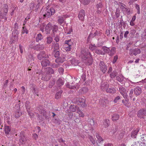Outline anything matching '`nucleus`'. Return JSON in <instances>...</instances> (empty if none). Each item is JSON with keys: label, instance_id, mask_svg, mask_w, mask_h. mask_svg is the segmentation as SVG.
Masks as SVG:
<instances>
[{"label": "nucleus", "instance_id": "obj_1", "mask_svg": "<svg viewBox=\"0 0 146 146\" xmlns=\"http://www.w3.org/2000/svg\"><path fill=\"white\" fill-rule=\"evenodd\" d=\"M80 56L82 59L87 64L91 65L92 64L93 59L92 55L88 50H82Z\"/></svg>", "mask_w": 146, "mask_h": 146}, {"label": "nucleus", "instance_id": "obj_2", "mask_svg": "<svg viewBox=\"0 0 146 146\" xmlns=\"http://www.w3.org/2000/svg\"><path fill=\"white\" fill-rule=\"evenodd\" d=\"M28 140V139L25 132L24 131H21L19 135V145H20L25 144Z\"/></svg>", "mask_w": 146, "mask_h": 146}, {"label": "nucleus", "instance_id": "obj_3", "mask_svg": "<svg viewBox=\"0 0 146 146\" xmlns=\"http://www.w3.org/2000/svg\"><path fill=\"white\" fill-rule=\"evenodd\" d=\"M137 115L140 119H145L146 116V108H142L139 110Z\"/></svg>", "mask_w": 146, "mask_h": 146}, {"label": "nucleus", "instance_id": "obj_4", "mask_svg": "<svg viewBox=\"0 0 146 146\" xmlns=\"http://www.w3.org/2000/svg\"><path fill=\"white\" fill-rule=\"evenodd\" d=\"M37 110L40 114L42 115L45 118H47L48 117L46 114V111L42 106L39 105L37 107Z\"/></svg>", "mask_w": 146, "mask_h": 146}, {"label": "nucleus", "instance_id": "obj_5", "mask_svg": "<svg viewBox=\"0 0 146 146\" xmlns=\"http://www.w3.org/2000/svg\"><path fill=\"white\" fill-rule=\"evenodd\" d=\"M37 58L38 60H41L43 58H48L49 56L48 55H46L45 52L44 51H41L37 54Z\"/></svg>", "mask_w": 146, "mask_h": 146}, {"label": "nucleus", "instance_id": "obj_6", "mask_svg": "<svg viewBox=\"0 0 146 146\" xmlns=\"http://www.w3.org/2000/svg\"><path fill=\"white\" fill-rule=\"evenodd\" d=\"M99 68L103 73L106 72L107 70V67L105 64L104 63L103 61H100L99 64Z\"/></svg>", "mask_w": 146, "mask_h": 146}, {"label": "nucleus", "instance_id": "obj_7", "mask_svg": "<svg viewBox=\"0 0 146 146\" xmlns=\"http://www.w3.org/2000/svg\"><path fill=\"white\" fill-rule=\"evenodd\" d=\"M129 50V54L130 55H134L135 56H136L137 54H140L141 52L140 50L137 48L130 49Z\"/></svg>", "mask_w": 146, "mask_h": 146}, {"label": "nucleus", "instance_id": "obj_8", "mask_svg": "<svg viewBox=\"0 0 146 146\" xmlns=\"http://www.w3.org/2000/svg\"><path fill=\"white\" fill-rule=\"evenodd\" d=\"M78 85L77 83L75 84V82H74V83L72 82L70 84L68 82H67L66 84V86L67 88L73 89H76L77 88H78Z\"/></svg>", "mask_w": 146, "mask_h": 146}, {"label": "nucleus", "instance_id": "obj_9", "mask_svg": "<svg viewBox=\"0 0 146 146\" xmlns=\"http://www.w3.org/2000/svg\"><path fill=\"white\" fill-rule=\"evenodd\" d=\"M41 65L42 67H46L50 65V62L48 59H45L43 60L40 62Z\"/></svg>", "mask_w": 146, "mask_h": 146}, {"label": "nucleus", "instance_id": "obj_10", "mask_svg": "<svg viewBox=\"0 0 146 146\" xmlns=\"http://www.w3.org/2000/svg\"><path fill=\"white\" fill-rule=\"evenodd\" d=\"M85 102L86 100L85 99L80 98L77 101V103L78 105H80L82 107H84L86 106Z\"/></svg>", "mask_w": 146, "mask_h": 146}, {"label": "nucleus", "instance_id": "obj_11", "mask_svg": "<svg viewBox=\"0 0 146 146\" xmlns=\"http://www.w3.org/2000/svg\"><path fill=\"white\" fill-rule=\"evenodd\" d=\"M139 130V128H137L136 129L133 130L131 133V137L132 138H136Z\"/></svg>", "mask_w": 146, "mask_h": 146}, {"label": "nucleus", "instance_id": "obj_12", "mask_svg": "<svg viewBox=\"0 0 146 146\" xmlns=\"http://www.w3.org/2000/svg\"><path fill=\"white\" fill-rule=\"evenodd\" d=\"M85 16V12L84 9H81L79 12L78 17L79 19L82 21H84V17Z\"/></svg>", "mask_w": 146, "mask_h": 146}, {"label": "nucleus", "instance_id": "obj_13", "mask_svg": "<svg viewBox=\"0 0 146 146\" xmlns=\"http://www.w3.org/2000/svg\"><path fill=\"white\" fill-rule=\"evenodd\" d=\"M52 27L50 23H49L46 25L45 27V31L46 34H50V31L52 29Z\"/></svg>", "mask_w": 146, "mask_h": 146}, {"label": "nucleus", "instance_id": "obj_14", "mask_svg": "<svg viewBox=\"0 0 146 146\" xmlns=\"http://www.w3.org/2000/svg\"><path fill=\"white\" fill-rule=\"evenodd\" d=\"M51 75L46 73L45 72L42 74V79L44 81H47L50 78Z\"/></svg>", "mask_w": 146, "mask_h": 146}, {"label": "nucleus", "instance_id": "obj_15", "mask_svg": "<svg viewBox=\"0 0 146 146\" xmlns=\"http://www.w3.org/2000/svg\"><path fill=\"white\" fill-rule=\"evenodd\" d=\"M45 72L48 74L50 75L54 73V71L53 69L51 67H48L45 68Z\"/></svg>", "mask_w": 146, "mask_h": 146}, {"label": "nucleus", "instance_id": "obj_16", "mask_svg": "<svg viewBox=\"0 0 146 146\" xmlns=\"http://www.w3.org/2000/svg\"><path fill=\"white\" fill-rule=\"evenodd\" d=\"M100 32L97 30L95 31L94 34L90 33L89 35V38L90 37H91L92 38L96 36H100Z\"/></svg>", "mask_w": 146, "mask_h": 146}, {"label": "nucleus", "instance_id": "obj_17", "mask_svg": "<svg viewBox=\"0 0 146 146\" xmlns=\"http://www.w3.org/2000/svg\"><path fill=\"white\" fill-rule=\"evenodd\" d=\"M109 86V85L106 83H103L102 82L101 84L100 88L103 91H104L108 89Z\"/></svg>", "mask_w": 146, "mask_h": 146}, {"label": "nucleus", "instance_id": "obj_18", "mask_svg": "<svg viewBox=\"0 0 146 146\" xmlns=\"http://www.w3.org/2000/svg\"><path fill=\"white\" fill-rule=\"evenodd\" d=\"M65 58L64 57L61 56L58 57L55 60L56 62L57 63H62L65 60Z\"/></svg>", "mask_w": 146, "mask_h": 146}, {"label": "nucleus", "instance_id": "obj_19", "mask_svg": "<svg viewBox=\"0 0 146 146\" xmlns=\"http://www.w3.org/2000/svg\"><path fill=\"white\" fill-rule=\"evenodd\" d=\"M134 93L137 96L139 95L141 92V88L139 87H137L135 88L134 90Z\"/></svg>", "mask_w": 146, "mask_h": 146}, {"label": "nucleus", "instance_id": "obj_20", "mask_svg": "<svg viewBox=\"0 0 146 146\" xmlns=\"http://www.w3.org/2000/svg\"><path fill=\"white\" fill-rule=\"evenodd\" d=\"M64 84V80L61 78H59L57 80L56 82V84L58 87H60L63 85Z\"/></svg>", "mask_w": 146, "mask_h": 146}, {"label": "nucleus", "instance_id": "obj_21", "mask_svg": "<svg viewBox=\"0 0 146 146\" xmlns=\"http://www.w3.org/2000/svg\"><path fill=\"white\" fill-rule=\"evenodd\" d=\"M69 108L70 112H74L77 110H78V107L72 105L70 106Z\"/></svg>", "mask_w": 146, "mask_h": 146}, {"label": "nucleus", "instance_id": "obj_22", "mask_svg": "<svg viewBox=\"0 0 146 146\" xmlns=\"http://www.w3.org/2000/svg\"><path fill=\"white\" fill-rule=\"evenodd\" d=\"M44 47L43 45L38 44L35 47H33V48L37 50H39L44 49Z\"/></svg>", "mask_w": 146, "mask_h": 146}, {"label": "nucleus", "instance_id": "obj_23", "mask_svg": "<svg viewBox=\"0 0 146 146\" xmlns=\"http://www.w3.org/2000/svg\"><path fill=\"white\" fill-rule=\"evenodd\" d=\"M52 15L49 9H47L46 11V12L43 15L44 17L48 18Z\"/></svg>", "mask_w": 146, "mask_h": 146}, {"label": "nucleus", "instance_id": "obj_24", "mask_svg": "<svg viewBox=\"0 0 146 146\" xmlns=\"http://www.w3.org/2000/svg\"><path fill=\"white\" fill-rule=\"evenodd\" d=\"M64 20L63 17H59L58 18V23L59 25H61L64 23Z\"/></svg>", "mask_w": 146, "mask_h": 146}, {"label": "nucleus", "instance_id": "obj_25", "mask_svg": "<svg viewBox=\"0 0 146 146\" xmlns=\"http://www.w3.org/2000/svg\"><path fill=\"white\" fill-rule=\"evenodd\" d=\"M5 131L6 135H9L11 134V128L9 126H5Z\"/></svg>", "mask_w": 146, "mask_h": 146}, {"label": "nucleus", "instance_id": "obj_26", "mask_svg": "<svg viewBox=\"0 0 146 146\" xmlns=\"http://www.w3.org/2000/svg\"><path fill=\"white\" fill-rule=\"evenodd\" d=\"M52 29L53 35L54 36L58 31V27L57 25H54L53 26H52Z\"/></svg>", "mask_w": 146, "mask_h": 146}, {"label": "nucleus", "instance_id": "obj_27", "mask_svg": "<svg viewBox=\"0 0 146 146\" xmlns=\"http://www.w3.org/2000/svg\"><path fill=\"white\" fill-rule=\"evenodd\" d=\"M106 92L107 93L113 94L115 92L116 90L114 88H108L106 90Z\"/></svg>", "mask_w": 146, "mask_h": 146}, {"label": "nucleus", "instance_id": "obj_28", "mask_svg": "<svg viewBox=\"0 0 146 146\" xmlns=\"http://www.w3.org/2000/svg\"><path fill=\"white\" fill-rule=\"evenodd\" d=\"M62 90L57 92L56 94L55 95V98L58 99L59 98H60L61 96V94L62 93Z\"/></svg>", "mask_w": 146, "mask_h": 146}, {"label": "nucleus", "instance_id": "obj_29", "mask_svg": "<svg viewBox=\"0 0 146 146\" xmlns=\"http://www.w3.org/2000/svg\"><path fill=\"white\" fill-rule=\"evenodd\" d=\"M104 125L105 127H108L110 125V121L109 119H106L104 120Z\"/></svg>", "mask_w": 146, "mask_h": 146}, {"label": "nucleus", "instance_id": "obj_30", "mask_svg": "<svg viewBox=\"0 0 146 146\" xmlns=\"http://www.w3.org/2000/svg\"><path fill=\"white\" fill-rule=\"evenodd\" d=\"M118 129V126H117L115 125H113L112 128H111V132L114 134L115 133V132Z\"/></svg>", "mask_w": 146, "mask_h": 146}, {"label": "nucleus", "instance_id": "obj_31", "mask_svg": "<svg viewBox=\"0 0 146 146\" xmlns=\"http://www.w3.org/2000/svg\"><path fill=\"white\" fill-rule=\"evenodd\" d=\"M102 49L106 53H108L110 51V49L109 48L107 47L106 46H103L102 47Z\"/></svg>", "mask_w": 146, "mask_h": 146}, {"label": "nucleus", "instance_id": "obj_32", "mask_svg": "<svg viewBox=\"0 0 146 146\" xmlns=\"http://www.w3.org/2000/svg\"><path fill=\"white\" fill-rule=\"evenodd\" d=\"M22 114L21 112L20 111V110H16L15 112V117H19Z\"/></svg>", "mask_w": 146, "mask_h": 146}, {"label": "nucleus", "instance_id": "obj_33", "mask_svg": "<svg viewBox=\"0 0 146 146\" xmlns=\"http://www.w3.org/2000/svg\"><path fill=\"white\" fill-rule=\"evenodd\" d=\"M43 37L40 33L37 34L36 37V42H38L39 40H41L43 39Z\"/></svg>", "mask_w": 146, "mask_h": 146}, {"label": "nucleus", "instance_id": "obj_34", "mask_svg": "<svg viewBox=\"0 0 146 146\" xmlns=\"http://www.w3.org/2000/svg\"><path fill=\"white\" fill-rule=\"evenodd\" d=\"M91 0H81V2L84 5H86L88 4L90 1Z\"/></svg>", "mask_w": 146, "mask_h": 146}, {"label": "nucleus", "instance_id": "obj_35", "mask_svg": "<svg viewBox=\"0 0 146 146\" xmlns=\"http://www.w3.org/2000/svg\"><path fill=\"white\" fill-rule=\"evenodd\" d=\"M8 5L7 4H5L4 5V9H3L4 13L5 14L7 15L8 11Z\"/></svg>", "mask_w": 146, "mask_h": 146}, {"label": "nucleus", "instance_id": "obj_36", "mask_svg": "<svg viewBox=\"0 0 146 146\" xmlns=\"http://www.w3.org/2000/svg\"><path fill=\"white\" fill-rule=\"evenodd\" d=\"M119 92L121 94L126 92L125 89L122 86H120L119 88Z\"/></svg>", "mask_w": 146, "mask_h": 146}, {"label": "nucleus", "instance_id": "obj_37", "mask_svg": "<svg viewBox=\"0 0 146 146\" xmlns=\"http://www.w3.org/2000/svg\"><path fill=\"white\" fill-rule=\"evenodd\" d=\"M119 118V115L117 114H115L113 115L112 117V119L114 121H115L117 120Z\"/></svg>", "mask_w": 146, "mask_h": 146}, {"label": "nucleus", "instance_id": "obj_38", "mask_svg": "<svg viewBox=\"0 0 146 146\" xmlns=\"http://www.w3.org/2000/svg\"><path fill=\"white\" fill-rule=\"evenodd\" d=\"M124 8L125 9L126 13L127 15H129L133 13V11L131 10L130 8L125 7H124Z\"/></svg>", "mask_w": 146, "mask_h": 146}, {"label": "nucleus", "instance_id": "obj_39", "mask_svg": "<svg viewBox=\"0 0 146 146\" xmlns=\"http://www.w3.org/2000/svg\"><path fill=\"white\" fill-rule=\"evenodd\" d=\"M141 143L139 141H137L133 143L131 146H142Z\"/></svg>", "mask_w": 146, "mask_h": 146}, {"label": "nucleus", "instance_id": "obj_40", "mask_svg": "<svg viewBox=\"0 0 146 146\" xmlns=\"http://www.w3.org/2000/svg\"><path fill=\"white\" fill-rule=\"evenodd\" d=\"M19 34V31L17 29H15L12 32V34L14 36V37H17V36Z\"/></svg>", "mask_w": 146, "mask_h": 146}, {"label": "nucleus", "instance_id": "obj_41", "mask_svg": "<svg viewBox=\"0 0 146 146\" xmlns=\"http://www.w3.org/2000/svg\"><path fill=\"white\" fill-rule=\"evenodd\" d=\"M116 79L119 82H121L123 80V78L121 76L119 75L116 76Z\"/></svg>", "mask_w": 146, "mask_h": 146}, {"label": "nucleus", "instance_id": "obj_42", "mask_svg": "<svg viewBox=\"0 0 146 146\" xmlns=\"http://www.w3.org/2000/svg\"><path fill=\"white\" fill-rule=\"evenodd\" d=\"M103 7V5L101 2H98L97 4L96 5V7L97 9H101V8Z\"/></svg>", "mask_w": 146, "mask_h": 146}, {"label": "nucleus", "instance_id": "obj_43", "mask_svg": "<svg viewBox=\"0 0 146 146\" xmlns=\"http://www.w3.org/2000/svg\"><path fill=\"white\" fill-rule=\"evenodd\" d=\"M46 43L48 44H50L52 42L53 39L52 37L49 36L46 38Z\"/></svg>", "mask_w": 146, "mask_h": 146}, {"label": "nucleus", "instance_id": "obj_44", "mask_svg": "<svg viewBox=\"0 0 146 146\" xmlns=\"http://www.w3.org/2000/svg\"><path fill=\"white\" fill-rule=\"evenodd\" d=\"M28 30L25 27L24 25L23 27L22 28V34H24L25 33L26 34H28Z\"/></svg>", "mask_w": 146, "mask_h": 146}, {"label": "nucleus", "instance_id": "obj_45", "mask_svg": "<svg viewBox=\"0 0 146 146\" xmlns=\"http://www.w3.org/2000/svg\"><path fill=\"white\" fill-rule=\"evenodd\" d=\"M55 82V80L51 81L49 84V87L50 88H51L53 86Z\"/></svg>", "mask_w": 146, "mask_h": 146}, {"label": "nucleus", "instance_id": "obj_46", "mask_svg": "<svg viewBox=\"0 0 146 146\" xmlns=\"http://www.w3.org/2000/svg\"><path fill=\"white\" fill-rule=\"evenodd\" d=\"M59 49V46L58 44V43L55 44L53 49V51H55L56 50H58Z\"/></svg>", "mask_w": 146, "mask_h": 146}, {"label": "nucleus", "instance_id": "obj_47", "mask_svg": "<svg viewBox=\"0 0 146 146\" xmlns=\"http://www.w3.org/2000/svg\"><path fill=\"white\" fill-rule=\"evenodd\" d=\"M35 7L34 4L32 2L30 5V10L31 11V13L33 11V9Z\"/></svg>", "mask_w": 146, "mask_h": 146}, {"label": "nucleus", "instance_id": "obj_48", "mask_svg": "<svg viewBox=\"0 0 146 146\" xmlns=\"http://www.w3.org/2000/svg\"><path fill=\"white\" fill-rule=\"evenodd\" d=\"M77 112L79 114V116L82 117H84V115L83 113L81 111L80 109L78 107V110H77Z\"/></svg>", "mask_w": 146, "mask_h": 146}, {"label": "nucleus", "instance_id": "obj_49", "mask_svg": "<svg viewBox=\"0 0 146 146\" xmlns=\"http://www.w3.org/2000/svg\"><path fill=\"white\" fill-rule=\"evenodd\" d=\"M54 53V57L55 58H58L60 56V52L58 50H56L55 51H53Z\"/></svg>", "mask_w": 146, "mask_h": 146}, {"label": "nucleus", "instance_id": "obj_50", "mask_svg": "<svg viewBox=\"0 0 146 146\" xmlns=\"http://www.w3.org/2000/svg\"><path fill=\"white\" fill-rule=\"evenodd\" d=\"M145 33H143L144 34V35H142L141 36L142 39L143 40H144V41H145L146 40V29H145L144 30Z\"/></svg>", "mask_w": 146, "mask_h": 146}, {"label": "nucleus", "instance_id": "obj_51", "mask_svg": "<svg viewBox=\"0 0 146 146\" xmlns=\"http://www.w3.org/2000/svg\"><path fill=\"white\" fill-rule=\"evenodd\" d=\"M54 122L57 125H59L60 124L61 121L59 119L56 118L54 120Z\"/></svg>", "mask_w": 146, "mask_h": 146}, {"label": "nucleus", "instance_id": "obj_52", "mask_svg": "<svg viewBox=\"0 0 146 146\" xmlns=\"http://www.w3.org/2000/svg\"><path fill=\"white\" fill-rule=\"evenodd\" d=\"M96 47L97 46H93V45L92 44H90L89 46V48L92 51L95 50Z\"/></svg>", "mask_w": 146, "mask_h": 146}, {"label": "nucleus", "instance_id": "obj_53", "mask_svg": "<svg viewBox=\"0 0 146 146\" xmlns=\"http://www.w3.org/2000/svg\"><path fill=\"white\" fill-rule=\"evenodd\" d=\"M20 101H18V103L15 105V108L16 109V110H20V103H19L20 102Z\"/></svg>", "mask_w": 146, "mask_h": 146}, {"label": "nucleus", "instance_id": "obj_54", "mask_svg": "<svg viewBox=\"0 0 146 146\" xmlns=\"http://www.w3.org/2000/svg\"><path fill=\"white\" fill-rule=\"evenodd\" d=\"M122 102L124 105L127 107L128 106V102L126 100H123Z\"/></svg>", "mask_w": 146, "mask_h": 146}, {"label": "nucleus", "instance_id": "obj_55", "mask_svg": "<svg viewBox=\"0 0 146 146\" xmlns=\"http://www.w3.org/2000/svg\"><path fill=\"white\" fill-rule=\"evenodd\" d=\"M72 42L71 44H69L67 45H66V50H68V51L70 50V49L71 48V47L72 46Z\"/></svg>", "mask_w": 146, "mask_h": 146}, {"label": "nucleus", "instance_id": "obj_56", "mask_svg": "<svg viewBox=\"0 0 146 146\" xmlns=\"http://www.w3.org/2000/svg\"><path fill=\"white\" fill-rule=\"evenodd\" d=\"M95 52L98 54H102V51L100 50L95 49Z\"/></svg>", "mask_w": 146, "mask_h": 146}, {"label": "nucleus", "instance_id": "obj_57", "mask_svg": "<svg viewBox=\"0 0 146 146\" xmlns=\"http://www.w3.org/2000/svg\"><path fill=\"white\" fill-rule=\"evenodd\" d=\"M6 15L5 14L2 13L1 11H0V19H3L4 17L6 16Z\"/></svg>", "mask_w": 146, "mask_h": 146}, {"label": "nucleus", "instance_id": "obj_58", "mask_svg": "<svg viewBox=\"0 0 146 146\" xmlns=\"http://www.w3.org/2000/svg\"><path fill=\"white\" fill-rule=\"evenodd\" d=\"M97 138L98 139V141L99 143L101 142L102 141H103V139H102L101 136L98 134L96 135Z\"/></svg>", "mask_w": 146, "mask_h": 146}, {"label": "nucleus", "instance_id": "obj_59", "mask_svg": "<svg viewBox=\"0 0 146 146\" xmlns=\"http://www.w3.org/2000/svg\"><path fill=\"white\" fill-rule=\"evenodd\" d=\"M7 118L6 120L8 124H10L12 123L11 119L9 117H6Z\"/></svg>", "mask_w": 146, "mask_h": 146}, {"label": "nucleus", "instance_id": "obj_60", "mask_svg": "<svg viewBox=\"0 0 146 146\" xmlns=\"http://www.w3.org/2000/svg\"><path fill=\"white\" fill-rule=\"evenodd\" d=\"M111 77V78H114L116 76V73L115 72H113L110 74Z\"/></svg>", "mask_w": 146, "mask_h": 146}, {"label": "nucleus", "instance_id": "obj_61", "mask_svg": "<svg viewBox=\"0 0 146 146\" xmlns=\"http://www.w3.org/2000/svg\"><path fill=\"white\" fill-rule=\"evenodd\" d=\"M125 133V132L123 131H121V133H120L119 134V136L120 138L121 139L122 138L123 136H124V135Z\"/></svg>", "mask_w": 146, "mask_h": 146}, {"label": "nucleus", "instance_id": "obj_62", "mask_svg": "<svg viewBox=\"0 0 146 146\" xmlns=\"http://www.w3.org/2000/svg\"><path fill=\"white\" fill-rule=\"evenodd\" d=\"M89 123L91 125H94V123L93 119H90L89 121Z\"/></svg>", "mask_w": 146, "mask_h": 146}, {"label": "nucleus", "instance_id": "obj_63", "mask_svg": "<svg viewBox=\"0 0 146 146\" xmlns=\"http://www.w3.org/2000/svg\"><path fill=\"white\" fill-rule=\"evenodd\" d=\"M89 139L92 143L93 144H94L95 143V141L94 139L92 137L90 136L89 137Z\"/></svg>", "mask_w": 146, "mask_h": 146}, {"label": "nucleus", "instance_id": "obj_64", "mask_svg": "<svg viewBox=\"0 0 146 146\" xmlns=\"http://www.w3.org/2000/svg\"><path fill=\"white\" fill-rule=\"evenodd\" d=\"M120 99V98L119 96H117L115 98L114 100V102L115 103H117L118 101Z\"/></svg>", "mask_w": 146, "mask_h": 146}]
</instances>
